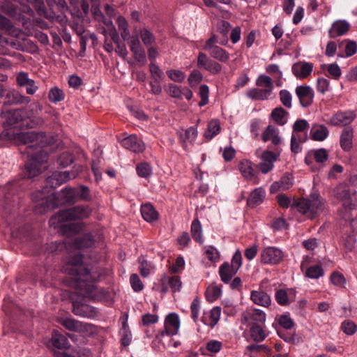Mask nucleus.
<instances>
[{"label":"nucleus","mask_w":357,"mask_h":357,"mask_svg":"<svg viewBox=\"0 0 357 357\" xmlns=\"http://www.w3.org/2000/svg\"><path fill=\"white\" fill-rule=\"evenodd\" d=\"M59 321L66 330L80 333L82 335H90L94 331L93 324L81 322L73 318H62Z\"/></svg>","instance_id":"obj_7"},{"label":"nucleus","mask_w":357,"mask_h":357,"mask_svg":"<svg viewBox=\"0 0 357 357\" xmlns=\"http://www.w3.org/2000/svg\"><path fill=\"white\" fill-rule=\"evenodd\" d=\"M265 197L266 191L263 188H255L248 199V205L250 207H255L264 202Z\"/></svg>","instance_id":"obj_28"},{"label":"nucleus","mask_w":357,"mask_h":357,"mask_svg":"<svg viewBox=\"0 0 357 357\" xmlns=\"http://www.w3.org/2000/svg\"><path fill=\"white\" fill-rule=\"evenodd\" d=\"M255 84L266 91H268L272 94L273 90V83L272 79L265 75H260L255 81Z\"/></svg>","instance_id":"obj_34"},{"label":"nucleus","mask_w":357,"mask_h":357,"mask_svg":"<svg viewBox=\"0 0 357 357\" xmlns=\"http://www.w3.org/2000/svg\"><path fill=\"white\" fill-rule=\"evenodd\" d=\"M238 169L242 176L248 181L253 183H257L259 179L256 171L254 169L252 163L248 160H243L238 164Z\"/></svg>","instance_id":"obj_18"},{"label":"nucleus","mask_w":357,"mask_h":357,"mask_svg":"<svg viewBox=\"0 0 357 357\" xmlns=\"http://www.w3.org/2000/svg\"><path fill=\"white\" fill-rule=\"evenodd\" d=\"M139 270L143 278L149 277L155 271V266L150 261H146L142 257L139 259Z\"/></svg>","instance_id":"obj_36"},{"label":"nucleus","mask_w":357,"mask_h":357,"mask_svg":"<svg viewBox=\"0 0 357 357\" xmlns=\"http://www.w3.org/2000/svg\"><path fill=\"white\" fill-rule=\"evenodd\" d=\"M356 114L352 111L339 112L330 119V123L335 126H345L350 124L355 119Z\"/></svg>","instance_id":"obj_17"},{"label":"nucleus","mask_w":357,"mask_h":357,"mask_svg":"<svg viewBox=\"0 0 357 357\" xmlns=\"http://www.w3.org/2000/svg\"><path fill=\"white\" fill-rule=\"evenodd\" d=\"M220 130L221 127L219 121L213 119L208 124L207 130L204 132V137L210 140L217 135L220 132Z\"/></svg>","instance_id":"obj_35"},{"label":"nucleus","mask_w":357,"mask_h":357,"mask_svg":"<svg viewBox=\"0 0 357 357\" xmlns=\"http://www.w3.org/2000/svg\"><path fill=\"white\" fill-rule=\"evenodd\" d=\"M238 271L233 268L230 264L227 262L223 263L219 267V275L221 278V280L224 283H229L231 281L232 277L237 273Z\"/></svg>","instance_id":"obj_31"},{"label":"nucleus","mask_w":357,"mask_h":357,"mask_svg":"<svg viewBox=\"0 0 357 357\" xmlns=\"http://www.w3.org/2000/svg\"><path fill=\"white\" fill-rule=\"evenodd\" d=\"M91 213V209L88 206H77L66 210L59 211L52 217L49 221L50 226L59 229L64 235H70L82 230V223H68V222L87 218Z\"/></svg>","instance_id":"obj_4"},{"label":"nucleus","mask_w":357,"mask_h":357,"mask_svg":"<svg viewBox=\"0 0 357 357\" xmlns=\"http://www.w3.org/2000/svg\"><path fill=\"white\" fill-rule=\"evenodd\" d=\"M81 172V167H75L71 171L54 172L46 179L47 185L55 188L68 180L76 178Z\"/></svg>","instance_id":"obj_8"},{"label":"nucleus","mask_w":357,"mask_h":357,"mask_svg":"<svg viewBox=\"0 0 357 357\" xmlns=\"http://www.w3.org/2000/svg\"><path fill=\"white\" fill-rule=\"evenodd\" d=\"M288 112L285 111L282 107H277L274 109L271 112V116L273 119L279 125L283 126L286 123V116Z\"/></svg>","instance_id":"obj_41"},{"label":"nucleus","mask_w":357,"mask_h":357,"mask_svg":"<svg viewBox=\"0 0 357 357\" xmlns=\"http://www.w3.org/2000/svg\"><path fill=\"white\" fill-rule=\"evenodd\" d=\"M314 158L317 162L322 163L328 160V153L325 149H319L314 151Z\"/></svg>","instance_id":"obj_62"},{"label":"nucleus","mask_w":357,"mask_h":357,"mask_svg":"<svg viewBox=\"0 0 357 357\" xmlns=\"http://www.w3.org/2000/svg\"><path fill=\"white\" fill-rule=\"evenodd\" d=\"M8 47H11L17 50H24L22 45L15 39H9L2 35H0V54L3 55H9L22 59V55L20 53L10 52Z\"/></svg>","instance_id":"obj_12"},{"label":"nucleus","mask_w":357,"mask_h":357,"mask_svg":"<svg viewBox=\"0 0 357 357\" xmlns=\"http://www.w3.org/2000/svg\"><path fill=\"white\" fill-rule=\"evenodd\" d=\"M199 96L201 100L199 102V107H203L208 102L209 88L206 84H202L199 86Z\"/></svg>","instance_id":"obj_54"},{"label":"nucleus","mask_w":357,"mask_h":357,"mask_svg":"<svg viewBox=\"0 0 357 357\" xmlns=\"http://www.w3.org/2000/svg\"><path fill=\"white\" fill-rule=\"evenodd\" d=\"M116 24L119 30L121 32V38L126 40L128 39L130 33L128 29V23L126 18L123 16H119L116 20Z\"/></svg>","instance_id":"obj_40"},{"label":"nucleus","mask_w":357,"mask_h":357,"mask_svg":"<svg viewBox=\"0 0 357 357\" xmlns=\"http://www.w3.org/2000/svg\"><path fill=\"white\" fill-rule=\"evenodd\" d=\"M73 312L79 317L92 318L96 315V310L89 305L73 303Z\"/></svg>","instance_id":"obj_24"},{"label":"nucleus","mask_w":357,"mask_h":357,"mask_svg":"<svg viewBox=\"0 0 357 357\" xmlns=\"http://www.w3.org/2000/svg\"><path fill=\"white\" fill-rule=\"evenodd\" d=\"M136 170L137 174L142 178H149L152 174V168L151 166L147 162H142L139 164Z\"/></svg>","instance_id":"obj_46"},{"label":"nucleus","mask_w":357,"mask_h":357,"mask_svg":"<svg viewBox=\"0 0 357 357\" xmlns=\"http://www.w3.org/2000/svg\"><path fill=\"white\" fill-rule=\"evenodd\" d=\"M337 198L341 202L342 208L339 213L341 217L347 220L350 219L351 211L357 208V193L355 190L340 185L335 190Z\"/></svg>","instance_id":"obj_5"},{"label":"nucleus","mask_w":357,"mask_h":357,"mask_svg":"<svg viewBox=\"0 0 357 357\" xmlns=\"http://www.w3.org/2000/svg\"><path fill=\"white\" fill-rule=\"evenodd\" d=\"M221 314V309L219 307H215L210 311L209 318L210 320L208 321L202 319L203 323L205 325L209 326L211 328L214 327L217 323L218 322Z\"/></svg>","instance_id":"obj_42"},{"label":"nucleus","mask_w":357,"mask_h":357,"mask_svg":"<svg viewBox=\"0 0 357 357\" xmlns=\"http://www.w3.org/2000/svg\"><path fill=\"white\" fill-rule=\"evenodd\" d=\"M279 96L282 104L288 109L291 108L292 96L291 93L286 89H282L280 91Z\"/></svg>","instance_id":"obj_49"},{"label":"nucleus","mask_w":357,"mask_h":357,"mask_svg":"<svg viewBox=\"0 0 357 357\" xmlns=\"http://www.w3.org/2000/svg\"><path fill=\"white\" fill-rule=\"evenodd\" d=\"M48 98L50 102L56 103L64 100L65 94L61 89L55 86L50 90Z\"/></svg>","instance_id":"obj_43"},{"label":"nucleus","mask_w":357,"mask_h":357,"mask_svg":"<svg viewBox=\"0 0 357 357\" xmlns=\"http://www.w3.org/2000/svg\"><path fill=\"white\" fill-rule=\"evenodd\" d=\"M0 139L12 141L17 144H29L25 151L29 158L26 165V175L28 178L36 176L47 167V152L50 149L44 132L6 130L0 134Z\"/></svg>","instance_id":"obj_1"},{"label":"nucleus","mask_w":357,"mask_h":357,"mask_svg":"<svg viewBox=\"0 0 357 357\" xmlns=\"http://www.w3.org/2000/svg\"><path fill=\"white\" fill-rule=\"evenodd\" d=\"M208 52L211 57L220 62H227L229 59V54L219 46L213 47Z\"/></svg>","instance_id":"obj_39"},{"label":"nucleus","mask_w":357,"mask_h":357,"mask_svg":"<svg viewBox=\"0 0 357 357\" xmlns=\"http://www.w3.org/2000/svg\"><path fill=\"white\" fill-rule=\"evenodd\" d=\"M350 29V24L344 20L335 21L328 31V36L335 38L345 35Z\"/></svg>","instance_id":"obj_21"},{"label":"nucleus","mask_w":357,"mask_h":357,"mask_svg":"<svg viewBox=\"0 0 357 357\" xmlns=\"http://www.w3.org/2000/svg\"><path fill=\"white\" fill-rule=\"evenodd\" d=\"M277 199L279 205L284 208H287L290 206L295 208L294 203H296L297 201L291 199L290 197L286 196L285 195H279L277 197Z\"/></svg>","instance_id":"obj_52"},{"label":"nucleus","mask_w":357,"mask_h":357,"mask_svg":"<svg viewBox=\"0 0 357 357\" xmlns=\"http://www.w3.org/2000/svg\"><path fill=\"white\" fill-rule=\"evenodd\" d=\"M121 144L125 149L135 153H141L145 149L143 142L134 135L123 138Z\"/></svg>","instance_id":"obj_19"},{"label":"nucleus","mask_w":357,"mask_h":357,"mask_svg":"<svg viewBox=\"0 0 357 357\" xmlns=\"http://www.w3.org/2000/svg\"><path fill=\"white\" fill-rule=\"evenodd\" d=\"M263 325L264 324L254 325L248 327L250 337L253 341L257 342H262L268 335V331Z\"/></svg>","instance_id":"obj_25"},{"label":"nucleus","mask_w":357,"mask_h":357,"mask_svg":"<svg viewBox=\"0 0 357 357\" xmlns=\"http://www.w3.org/2000/svg\"><path fill=\"white\" fill-rule=\"evenodd\" d=\"M328 72L333 78L337 79L342 75V70L337 63H331L326 67Z\"/></svg>","instance_id":"obj_64"},{"label":"nucleus","mask_w":357,"mask_h":357,"mask_svg":"<svg viewBox=\"0 0 357 357\" xmlns=\"http://www.w3.org/2000/svg\"><path fill=\"white\" fill-rule=\"evenodd\" d=\"M328 135L329 130L324 125L314 123L311 127L310 137L314 141L322 142L328 137Z\"/></svg>","instance_id":"obj_23"},{"label":"nucleus","mask_w":357,"mask_h":357,"mask_svg":"<svg viewBox=\"0 0 357 357\" xmlns=\"http://www.w3.org/2000/svg\"><path fill=\"white\" fill-rule=\"evenodd\" d=\"M278 156L272 151H264L261 156V162L258 164V169L262 174H268L274 168V162Z\"/></svg>","instance_id":"obj_14"},{"label":"nucleus","mask_w":357,"mask_h":357,"mask_svg":"<svg viewBox=\"0 0 357 357\" xmlns=\"http://www.w3.org/2000/svg\"><path fill=\"white\" fill-rule=\"evenodd\" d=\"M52 343L56 348L63 349L68 347V341L63 335L54 330L52 334Z\"/></svg>","instance_id":"obj_37"},{"label":"nucleus","mask_w":357,"mask_h":357,"mask_svg":"<svg viewBox=\"0 0 357 357\" xmlns=\"http://www.w3.org/2000/svg\"><path fill=\"white\" fill-rule=\"evenodd\" d=\"M341 328L343 332L348 335H354L357 331V326L350 320L343 321Z\"/></svg>","instance_id":"obj_57"},{"label":"nucleus","mask_w":357,"mask_h":357,"mask_svg":"<svg viewBox=\"0 0 357 357\" xmlns=\"http://www.w3.org/2000/svg\"><path fill=\"white\" fill-rule=\"evenodd\" d=\"M197 67L203 68L213 75L221 73L222 66L217 61L210 59L205 53L199 52L197 56Z\"/></svg>","instance_id":"obj_13"},{"label":"nucleus","mask_w":357,"mask_h":357,"mask_svg":"<svg viewBox=\"0 0 357 357\" xmlns=\"http://www.w3.org/2000/svg\"><path fill=\"white\" fill-rule=\"evenodd\" d=\"M354 131L352 128H344L340 135V144L344 151H349L353 147Z\"/></svg>","instance_id":"obj_27"},{"label":"nucleus","mask_w":357,"mask_h":357,"mask_svg":"<svg viewBox=\"0 0 357 357\" xmlns=\"http://www.w3.org/2000/svg\"><path fill=\"white\" fill-rule=\"evenodd\" d=\"M73 162V157L71 153L68 152L63 153L58 159L59 165L62 167H66Z\"/></svg>","instance_id":"obj_60"},{"label":"nucleus","mask_w":357,"mask_h":357,"mask_svg":"<svg viewBox=\"0 0 357 357\" xmlns=\"http://www.w3.org/2000/svg\"><path fill=\"white\" fill-rule=\"evenodd\" d=\"M264 142L271 141L274 145H278L281 143V139L278 134V130L273 126H268L262 135Z\"/></svg>","instance_id":"obj_29"},{"label":"nucleus","mask_w":357,"mask_h":357,"mask_svg":"<svg viewBox=\"0 0 357 357\" xmlns=\"http://www.w3.org/2000/svg\"><path fill=\"white\" fill-rule=\"evenodd\" d=\"M316 86L318 92L324 94L330 90V82L326 78L319 77L317 80Z\"/></svg>","instance_id":"obj_58"},{"label":"nucleus","mask_w":357,"mask_h":357,"mask_svg":"<svg viewBox=\"0 0 357 357\" xmlns=\"http://www.w3.org/2000/svg\"><path fill=\"white\" fill-rule=\"evenodd\" d=\"M77 195V190L73 188H65L61 191V196L65 198L66 202H71L75 200Z\"/></svg>","instance_id":"obj_55"},{"label":"nucleus","mask_w":357,"mask_h":357,"mask_svg":"<svg viewBox=\"0 0 357 357\" xmlns=\"http://www.w3.org/2000/svg\"><path fill=\"white\" fill-rule=\"evenodd\" d=\"M222 294L221 289L218 286H210L207 288L206 291V299L212 303L217 300Z\"/></svg>","instance_id":"obj_44"},{"label":"nucleus","mask_w":357,"mask_h":357,"mask_svg":"<svg viewBox=\"0 0 357 357\" xmlns=\"http://www.w3.org/2000/svg\"><path fill=\"white\" fill-rule=\"evenodd\" d=\"M132 340L131 333L129 330L128 326L126 322L123 324L122 327V337L121 340L122 345L124 347L128 346Z\"/></svg>","instance_id":"obj_56"},{"label":"nucleus","mask_w":357,"mask_h":357,"mask_svg":"<svg viewBox=\"0 0 357 357\" xmlns=\"http://www.w3.org/2000/svg\"><path fill=\"white\" fill-rule=\"evenodd\" d=\"M130 282L134 291L139 292L143 290L144 284L137 274L133 273L130 275Z\"/></svg>","instance_id":"obj_53"},{"label":"nucleus","mask_w":357,"mask_h":357,"mask_svg":"<svg viewBox=\"0 0 357 357\" xmlns=\"http://www.w3.org/2000/svg\"><path fill=\"white\" fill-rule=\"evenodd\" d=\"M297 211L306 218L312 219L324 209V204L320 197L312 195L310 198H301L294 203Z\"/></svg>","instance_id":"obj_6"},{"label":"nucleus","mask_w":357,"mask_h":357,"mask_svg":"<svg viewBox=\"0 0 357 357\" xmlns=\"http://www.w3.org/2000/svg\"><path fill=\"white\" fill-rule=\"evenodd\" d=\"M32 198L35 202L42 201L41 204L38 205H40L43 208V211H46L56 206V204L53 202L55 198L53 194L46 196L43 192L38 191L32 195ZM40 212H42V211H40Z\"/></svg>","instance_id":"obj_22"},{"label":"nucleus","mask_w":357,"mask_h":357,"mask_svg":"<svg viewBox=\"0 0 357 357\" xmlns=\"http://www.w3.org/2000/svg\"><path fill=\"white\" fill-rule=\"evenodd\" d=\"M167 75L175 82H183L185 78V74L180 70H169L167 71Z\"/></svg>","instance_id":"obj_51"},{"label":"nucleus","mask_w":357,"mask_h":357,"mask_svg":"<svg viewBox=\"0 0 357 357\" xmlns=\"http://www.w3.org/2000/svg\"><path fill=\"white\" fill-rule=\"evenodd\" d=\"M167 93L172 98H182V91L181 89L174 84H170L167 86Z\"/></svg>","instance_id":"obj_63"},{"label":"nucleus","mask_w":357,"mask_h":357,"mask_svg":"<svg viewBox=\"0 0 357 357\" xmlns=\"http://www.w3.org/2000/svg\"><path fill=\"white\" fill-rule=\"evenodd\" d=\"M222 348V342L216 340H211L206 343V349L210 355L218 353Z\"/></svg>","instance_id":"obj_47"},{"label":"nucleus","mask_w":357,"mask_h":357,"mask_svg":"<svg viewBox=\"0 0 357 357\" xmlns=\"http://www.w3.org/2000/svg\"><path fill=\"white\" fill-rule=\"evenodd\" d=\"M63 273L72 279L73 286L79 290V294L93 300L100 301L105 297L106 292L98 288L94 282L100 275L89 270L82 261V255H75L63 266Z\"/></svg>","instance_id":"obj_2"},{"label":"nucleus","mask_w":357,"mask_h":357,"mask_svg":"<svg viewBox=\"0 0 357 357\" xmlns=\"http://www.w3.org/2000/svg\"><path fill=\"white\" fill-rule=\"evenodd\" d=\"M141 213L144 220L149 222L156 220L158 218V212L150 204L142 205Z\"/></svg>","instance_id":"obj_32"},{"label":"nucleus","mask_w":357,"mask_h":357,"mask_svg":"<svg viewBox=\"0 0 357 357\" xmlns=\"http://www.w3.org/2000/svg\"><path fill=\"white\" fill-rule=\"evenodd\" d=\"M179 328L180 319L178 315L176 313H170L165 319L164 330L160 331L157 334L156 338L160 341H162V338L165 335L173 336L176 335L178 332Z\"/></svg>","instance_id":"obj_9"},{"label":"nucleus","mask_w":357,"mask_h":357,"mask_svg":"<svg viewBox=\"0 0 357 357\" xmlns=\"http://www.w3.org/2000/svg\"><path fill=\"white\" fill-rule=\"evenodd\" d=\"M149 70L155 82H161L162 80L163 72L155 62H151Z\"/></svg>","instance_id":"obj_48"},{"label":"nucleus","mask_w":357,"mask_h":357,"mask_svg":"<svg viewBox=\"0 0 357 357\" xmlns=\"http://www.w3.org/2000/svg\"><path fill=\"white\" fill-rule=\"evenodd\" d=\"M266 318V314L263 310L257 308H251L242 313L241 324L247 327L254 325L264 324Z\"/></svg>","instance_id":"obj_10"},{"label":"nucleus","mask_w":357,"mask_h":357,"mask_svg":"<svg viewBox=\"0 0 357 357\" xmlns=\"http://www.w3.org/2000/svg\"><path fill=\"white\" fill-rule=\"evenodd\" d=\"M313 70V64L306 61H299L292 66V73L298 79H305L310 75Z\"/></svg>","instance_id":"obj_20"},{"label":"nucleus","mask_w":357,"mask_h":357,"mask_svg":"<svg viewBox=\"0 0 357 357\" xmlns=\"http://www.w3.org/2000/svg\"><path fill=\"white\" fill-rule=\"evenodd\" d=\"M250 299L255 304L263 307H268L271 303L270 296L267 293L261 290L252 291L250 294Z\"/></svg>","instance_id":"obj_26"},{"label":"nucleus","mask_w":357,"mask_h":357,"mask_svg":"<svg viewBox=\"0 0 357 357\" xmlns=\"http://www.w3.org/2000/svg\"><path fill=\"white\" fill-rule=\"evenodd\" d=\"M191 234L195 241H196L200 244H202L204 243V238L202 236V227L198 219L194 220L192 222Z\"/></svg>","instance_id":"obj_38"},{"label":"nucleus","mask_w":357,"mask_h":357,"mask_svg":"<svg viewBox=\"0 0 357 357\" xmlns=\"http://www.w3.org/2000/svg\"><path fill=\"white\" fill-rule=\"evenodd\" d=\"M294 183L293 177L290 174L283 176L278 182H275L271 185V190L278 189L286 190L289 189Z\"/></svg>","instance_id":"obj_33"},{"label":"nucleus","mask_w":357,"mask_h":357,"mask_svg":"<svg viewBox=\"0 0 357 357\" xmlns=\"http://www.w3.org/2000/svg\"><path fill=\"white\" fill-rule=\"evenodd\" d=\"M310 257L305 256L301 264L302 271L305 270V275L310 279H318L324 275V270L321 265H314L307 267Z\"/></svg>","instance_id":"obj_15"},{"label":"nucleus","mask_w":357,"mask_h":357,"mask_svg":"<svg viewBox=\"0 0 357 357\" xmlns=\"http://www.w3.org/2000/svg\"><path fill=\"white\" fill-rule=\"evenodd\" d=\"M140 38L146 46H151L155 41L154 35L147 29H142L139 31Z\"/></svg>","instance_id":"obj_45"},{"label":"nucleus","mask_w":357,"mask_h":357,"mask_svg":"<svg viewBox=\"0 0 357 357\" xmlns=\"http://www.w3.org/2000/svg\"><path fill=\"white\" fill-rule=\"evenodd\" d=\"M190 310L192 318L196 322L199 318L200 310V301L197 298L193 299L190 305Z\"/></svg>","instance_id":"obj_61"},{"label":"nucleus","mask_w":357,"mask_h":357,"mask_svg":"<svg viewBox=\"0 0 357 357\" xmlns=\"http://www.w3.org/2000/svg\"><path fill=\"white\" fill-rule=\"evenodd\" d=\"M202 75L199 70H192L188 78L190 86L192 88L197 86L202 82Z\"/></svg>","instance_id":"obj_50"},{"label":"nucleus","mask_w":357,"mask_h":357,"mask_svg":"<svg viewBox=\"0 0 357 357\" xmlns=\"http://www.w3.org/2000/svg\"><path fill=\"white\" fill-rule=\"evenodd\" d=\"M246 96L248 98L253 100H268L271 96L268 91H266L261 88H252L246 91Z\"/></svg>","instance_id":"obj_30"},{"label":"nucleus","mask_w":357,"mask_h":357,"mask_svg":"<svg viewBox=\"0 0 357 357\" xmlns=\"http://www.w3.org/2000/svg\"><path fill=\"white\" fill-rule=\"evenodd\" d=\"M296 94L298 96L302 107L310 106L314 99V91L309 86H298L296 88Z\"/></svg>","instance_id":"obj_16"},{"label":"nucleus","mask_w":357,"mask_h":357,"mask_svg":"<svg viewBox=\"0 0 357 357\" xmlns=\"http://www.w3.org/2000/svg\"><path fill=\"white\" fill-rule=\"evenodd\" d=\"M43 107L38 102L31 104L26 109L8 110L2 112L5 119L3 130L19 131L25 128L40 127L44 120L38 116Z\"/></svg>","instance_id":"obj_3"},{"label":"nucleus","mask_w":357,"mask_h":357,"mask_svg":"<svg viewBox=\"0 0 357 357\" xmlns=\"http://www.w3.org/2000/svg\"><path fill=\"white\" fill-rule=\"evenodd\" d=\"M309 128V123L305 119H298L293 125V132H301Z\"/></svg>","instance_id":"obj_59"},{"label":"nucleus","mask_w":357,"mask_h":357,"mask_svg":"<svg viewBox=\"0 0 357 357\" xmlns=\"http://www.w3.org/2000/svg\"><path fill=\"white\" fill-rule=\"evenodd\" d=\"M284 258L282 250L277 247L267 246L260 252L261 262L264 264L275 265Z\"/></svg>","instance_id":"obj_11"}]
</instances>
